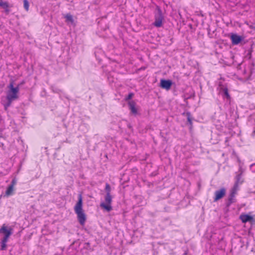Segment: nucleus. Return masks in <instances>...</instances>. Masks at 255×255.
I'll return each mask as SVG.
<instances>
[{"label":"nucleus","mask_w":255,"mask_h":255,"mask_svg":"<svg viewBox=\"0 0 255 255\" xmlns=\"http://www.w3.org/2000/svg\"><path fill=\"white\" fill-rule=\"evenodd\" d=\"M8 90L6 92V103H4L3 101V104L4 106L5 109H6V108L10 105L11 103L18 99V93L19 91V88L18 86L16 87H14L13 82H11L7 87Z\"/></svg>","instance_id":"1"},{"label":"nucleus","mask_w":255,"mask_h":255,"mask_svg":"<svg viewBox=\"0 0 255 255\" xmlns=\"http://www.w3.org/2000/svg\"><path fill=\"white\" fill-rule=\"evenodd\" d=\"M74 211L77 215V218L80 225L83 226L85 223L86 217L83 210V201L81 195H79L78 201L74 206Z\"/></svg>","instance_id":"2"},{"label":"nucleus","mask_w":255,"mask_h":255,"mask_svg":"<svg viewBox=\"0 0 255 255\" xmlns=\"http://www.w3.org/2000/svg\"><path fill=\"white\" fill-rule=\"evenodd\" d=\"M112 202V197L111 195H106L105 197V202H102L100 206L107 211H110L112 209L111 206Z\"/></svg>","instance_id":"3"},{"label":"nucleus","mask_w":255,"mask_h":255,"mask_svg":"<svg viewBox=\"0 0 255 255\" xmlns=\"http://www.w3.org/2000/svg\"><path fill=\"white\" fill-rule=\"evenodd\" d=\"M12 229L10 227H7L5 224H3L0 229V234H2L4 237L2 239H7L12 234Z\"/></svg>","instance_id":"4"},{"label":"nucleus","mask_w":255,"mask_h":255,"mask_svg":"<svg viewBox=\"0 0 255 255\" xmlns=\"http://www.w3.org/2000/svg\"><path fill=\"white\" fill-rule=\"evenodd\" d=\"M163 16L161 9H157V13L155 15V21L154 25L156 27H159L162 26Z\"/></svg>","instance_id":"5"},{"label":"nucleus","mask_w":255,"mask_h":255,"mask_svg":"<svg viewBox=\"0 0 255 255\" xmlns=\"http://www.w3.org/2000/svg\"><path fill=\"white\" fill-rule=\"evenodd\" d=\"M226 193V190L224 188H222L219 190H217L215 192L214 201H217L223 198Z\"/></svg>","instance_id":"6"},{"label":"nucleus","mask_w":255,"mask_h":255,"mask_svg":"<svg viewBox=\"0 0 255 255\" xmlns=\"http://www.w3.org/2000/svg\"><path fill=\"white\" fill-rule=\"evenodd\" d=\"M172 85V82L170 80H161L160 81V87L166 90H168L170 89Z\"/></svg>","instance_id":"7"},{"label":"nucleus","mask_w":255,"mask_h":255,"mask_svg":"<svg viewBox=\"0 0 255 255\" xmlns=\"http://www.w3.org/2000/svg\"><path fill=\"white\" fill-rule=\"evenodd\" d=\"M231 39L232 42L234 45H237L243 40L242 36H239L236 34H232L231 36Z\"/></svg>","instance_id":"8"},{"label":"nucleus","mask_w":255,"mask_h":255,"mask_svg":"<svg viewBox=\"0 0 255 255\" xmlns=\"http://www.w3.org/2000/svg\"><path fill=\"white\" fill-rule=\"evenodd\" d=\"M240 219L243 223H246L253 220V217L248 215H242Z\"/></svg>","instance_id":"9"},{"label":"nucleus","mask_w":255,"mask_h":255,"mask_svg":"<svg viewBox=\"0 0 255 255\" xmlns=\"http://www.w3.org/2000/svg\"><path fill=\"white\" fill-rule=\"evenodd\" d=\"M65 18H66V22L68 24H73L74 23V19L73 16L70 14H67L65 16Z\"/></svg>","instance_id":"10"},{"label":"nucleus","mask_w":255,"mask_h":255,"mask_svg":"<svg viewBox=\"0 0 255 255\" xmlns=\"http://www.w3.org/2000/svg\"><path fill=\"white\" fill-rule=\"evenodd\" d=\"M128 106L131 112H137V109L136 108V104L133 101H129L128 103Z\"/></svg>","instance_id":"11"},{"label":"nucleus","mask_w":255,"mask_h":255,"mask_svg":"<svg viewBox=\"0 0 255 255\" xmlns=\"http://www.w3.org/2000/svg\"><path fill=\"white\" fill-rule=\"evenodd\" d=\"M239 185V183L235 182L234 186L232 189V193L231 194V197H234L235 194L236 193L237 191L238 190Z\"/></svg>","instance_id":"12"},{"label":"nucleus","mask_w":255,"mask_h":255,"mask_svg":"<svg viewBox=\"0 0 255 255\" xmlns=\"http://www.w3.org/2000/svg\"><path fill=\"white\" fill-rule=\"evenodd\" d=\"M14 188L12 186H9L5 191V195L7 196L12 194Z\"/></svg>","instance_id":"13"},{"label":"nucleus","mask_w":255,"mask_h":255,"mask_svg":"<svg viewBox=\"0 0 255 255\" xmlns=\"http://www.w3.org/2000/svg\"><path fill=\"white\" fill-rule=\"evenodd\" d=\"M7 239H2L1 240V250H4L6 247V243L8 242Z\"/></svg>","instance_id":"14"},{"label":"nucleus","mask_w":255,"mask_h":255,"mask_svg":"<svg viewBox=\"0 0 255 255\" xmlns=\"http://www.w3.org/2000/svg\"><path fill=\"white\" fill-rule=\"evenodd\" d=\"M236 183H239V184H241L243 183V180L242 178V175H241V174H238V175H237L236 177Z\"/></svg>","instance_id":"15"},{"label":"nucleus","mask_w":255,"mask_h":255,"mask_svg":"<svg viewBox=\"0 0 255 255\" xmlns=\"http://www.w3.org/2000/svg\"><path fill=\"white\" fill-rule=\"evenodd\" d=\"M186 114V116L187 117L188 121L189 123L191 126H192V119L190 116V113H183V115H185ZM191 128V127H190Z\"/></svg>","instance_id":"16"},{"label":"nucleus","mask_w":255,"mask_h":255,"mask_svg":"<svg viewBox=\"0 0 255 255\" xmlns=\"http://www.w3.org/2000/svg\"><path fill=\"white\" fill-rule=\"evenodd\" d=\"M105 190L106 191V195H111V188L108 183H106Z\"/></svg>","instance_id":"17"},{"label":"nucleus","mask_w":255,"mask_h":255,"mask_svg":"<svg viewBox=\"0 0 255 255\" xmlns=\"http://www.w3.org/2000/svg\"><path fill=\"white\" fill-rule=\"evenodd\" d=\"M0 6L5 9L8 7V3L6 1H3L2 0H0Z\"/></svg>","instance_id":"18"},{"label":"nucleus","mask_w":255,"mask_h":255,"mask_svg":"<svg viewBox=\"0 0 255 255\" xmlns=\"http://www.w3.org/2000/svg\"><path fill=\"white\" fill-rule=\"evenodd\" d=\"M24 7L26 10L27 11L28 10L29 3L27 0H24Z\"/></svg>","instance_id":"19"},{"label":"nucleus","mask_w":255,"mask_h":255,"mask_svg":"<svg viewBox=\"0 0 255 255\" xmlns=\"http://www.w3.org/2000/svg\"><path fill=\"white\" fill-rule=\"evenodd\" d=\"M224 95L226 96V97H227V98H229V94H228L227 89L225 88V89H224Z\"/></svg>","instance_id":"20"},{"label":"nucleus","mask_w":255,"mask_h":255,"mask_svg":"<svg viewBox=\"0 0 255 255\" xmlns=\"http://www.w3.org/2000/svg\"><path fill=\"white\" fill-rule=\"evenodd\" d=\"M16 180L15 179H13L12 180L11 184L9 186H12V187H14V186L16 184Z\"/></svg>","instance_id":"21"},{"label":"nucleus","mask_w":255,"mask_h":255,"mask_svg":"<svg viewBox=\"0 0 255 255\" xmlns=\"http://www.w3.org/2000/svg\"><path fill=\"white\" fill-rule=\"evenodd\" d=\"M133 96V94L130 93L128 95V99H129L130 98H131V97H132Z\"/></svg>","instance_id":"22"},{"label":"nucleus","mask_w":255,"mask_h":255,"mask_svg":"<svg viewBox=\"0 0 255 255\" xmlns=\"http://www.w3.org/2000/svg\"><path fill=\"white\" fill-rule=\"evenodd\" d=\"M254 166V165H253H253H251V167H253Z\"/></svg>","instance_id":"23"},{"label":"nucleus","mask_w":255,"mask_h":255,"mask_svg":"<svg viewBox=\"0 0 255 255\" xmlns=\"http://www.w3.org/2000/svg\"><path fill=\"white\" fill-rule=\"evenodd\" d=\"M254 133H255V130L254 131Z\"/></svg>","instance_id":"24"}]
</instances>
